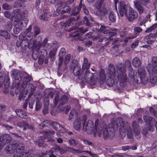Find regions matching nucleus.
Returning a JSON list of instances; mask_svg holds the SVG:
<instances>
[{
	"label": "nucleus",
	"instance_id": "obj_9",
	"mask_svg": "<svg viewBox=\"0 0 157 157\" xmlns=\"http://www.w3.org/2000/svg\"><path fill=\"white\" fill-rule=\"evenodd\" d=\"M114 128L113 126L111 127L105 128L103 130V136L105 140L108 138L112 139L115 135Z\"/></svg>",
	"mask_w": 157,
	"mask_h": 157
},
{
	"label": "nucleus",
	"instance_id": "obj_58",
	"mask_svg": "<svg viewBox=\"0 0 157 157\" xmlns=\"http://www.w3.org/2000/svg\"><path fill=\"white\" fill-rule=\"evenodd\" d=\"M137 1L138 3L143 5H147L149 2V0H136Z\"/></svg>",
	"mask_w": 157,
	"mask_h": 157
},
{
	"label": "nucleus",
	"instance_id": "obj_3",
	"mask_svg": "<svg viewBox=\"0 0 157 157\" xmlns=\"http://www.w3.org/2000/svg\"><path fill=\"white\" fill-rule=\"evenodd\" d=\"M88 28H84L82 27L78 28L75 26H73L70 28L68 31L71 32L69 34L70 36L73 37L74 39H78L80 36V33H84L88 31Z\"/></svg>",
	"mask_w": 157,
	"mask_h": 157
},
{
	"label": "nucleus",
	"instance_id": "obj_5",
	"mask_svg": "<svg viewBox=\"0 0 157 157\" xmlns=\"http://www.w3.org/2000/svg\"><path fill=\"white\" fill-rule=\"evenodd\" d=\"M108 28L107 27L102 25L101 26L100 30L101 32L105 34V38L106 39H114L113 38H112V37L117 35V33L116 32L118 30V29H112L111 30L114 32H111L108 29Z\"/></svg>",
	"mask_w": 157,
	"mask_h": 157
},
{
	"label": "nucleus",
	"instance_id": "obj_29",
	"mask_svg": "<svg viewBox=\"0 0 157 157\" xmlns=\"http://www.w3.org/2000/svg\"><path fill=\"white\" fill-rule=\"evenodd\" d=\"M79 18V17L78 16L76 18L74 17H71L66 20L65 24H67L69 26L72 24L73 22H75V21H78Z\"/></svg>",
	"mask_w": 157,
	"mask_h": 157
},
{
	"label": "nucleus",
	"instance_id": "obj_18",
	"mask_svg": "<svg viewBox=\"0 0 157 157\" xmlns=\"http://www.w3.org/2000/svg\"><path fill=\"white\" fill-rule=\"evenodd\" d=\"M98 6H96V8L97 9L96 13L97 15L103 17L107 13V10L106 8L102 7L98 8Z\"/></svg>",
	"mask_w": 157,
	"mask_h": 157
},
{
	"label": "nucleus",
	"instance_id": "obj_41",
	"mask_svg": "<svg viewBox=\"0 0 157 157\" xmlns=\"http://www.w3.org/2000/svg\"><path fill=\"white\" fill-rule=\"evenodd\" d=\"M109 20L111 22H114L116 19V14L113 11H110L109 15Z\"/></svg>",
	"mask_w": 157,
	"mask_h": 157
},
{
	"label": "nucleus",
	"instance_id": "obj_8",
	"mask_svg": "<svg viewBox=\"0 0 157 157\" xmlns=\"http://www.w3.org/2000/svg\"><path fill=\"white\" fill-rule=\"evenodd\" d=\"M54 11V9L53 7H45L43 10V13H42L40 17V19L43 21H48V18L52 16L51 13Z\"/></svg>",
	"mask_w": 157,
	"mask_h": 157
},
{
	"label": "nucleus",
	"instance_id": "obj_53",
	"mask_svg": "<svg viewBox=\"0 0 157 157\" xmlns=\"http://www.w3.org/2000/svg\"><path fill=\"white\" fill-rule=\"evenodd\" d=\"M132 125L133 129L134 132H135L136 131H138V128L139 127V126L138 125L136 121H133L132 123Z\"/></svg>",
	"mask_w": 157,
	"mask_h": 157
},
{
	"label": "nucleus",
	"instance_id": "obj_30",
	"mask_svg": "<svg viewBox=\"0 0 157 157\" xmlns=\"http://www.w3.org/2000/svg\"><path fill=\"white\" fill-rule=\"evenodd\" d=\"M15 112L17 116L22 118H25L27 117V114L24 110L20 109H16Z\"/></svg>",
	"mask_w": 157,
	"mask_h": 157
},
{
	"label": "nucleus",
	"instance_id": "obj_35",
	"mask_svg": "<svg viewBox=\"0 0 157 157\" xmlns=\"http://www.w3.org/2000/svg\"><path fill=\"white\" fill-rule=\"evenodd\" d=\"M135 77L136 76L134 75V74H133L132 76L129 77L131 79L134 78L135 82L138 84H140L143 83L145 81L142 79H141L139 76Z\"/></svg>",
	"mask_w": 157,
	"mask_h": 157
},
{
	"label": "nucleus",
	"instance_id": "obj_25",
	"mask_svg": "<svg viewBox=\"0 0 157 157\" xmlns=\"http://www.w3.org/2000/svg\"><path fill=\"white\" fill-rule=\"evenodd\" d=\"M135 8L138 11L140 14H142L144 12V8L141 6V5L138 3L137 1H134L133 2Z\"/></svg>",
	"mask_w": 157,
	"mask_h": 157
},
{
	"label": "nucleus",
	"instance_id": "obj_21",
	"mask_svg": "<svg viewBox=\"0 0 157 157\" xmlns=\"http://www.w3.org/2000/svg\"><path fill=\"white\" fill-rule=\"evenodd\" d=\"M16 148L15 144H9L6 147V151L8 154H13L16 152Z\"/></svg>",
	"mask_w": 157,
	"mask_h": 157
},
{
	"label": "nucleus",
	"instance_id": "obj_39",
	"mask_svg": "<svg viewBox=\"0 0 157 157\" xmlns=\"http://www.w3.org/2000/svg\"><path fill=\"white\" fill-rule=\"evenodd\" d=\"M57 51V48H55L50 51L49 53V58L52 60H54L55 58Z\"/></svg>",
	"mask_w": 157,
	"mask_h": 157
},
{
	"label": "nucleus",
	"instance_id": "obj_60",
	"mask_svg": "<svg viewBox=\"0 0 157 157\" xmlns=\"http://www.w3.org/2000/svg\"><path fill=\"white\" fill-rule=\"evenodd\" d=\"M69 143L70 145L75 146L78 144V142L73 139H70L69 140Z\"/></svg>",
	"mask_w": 157,
	"mask_h": 157
},
{
	"label": "nucleus",
	"instance_id": "obj_32",
	"mask_svg": "<svg viewBox=\"0 0 157 157\" xmlns=\"http://www.w3.org/2000/svg\"><path fill=\"white\" fill-rule=\"evenodd\" d=\"M150 76V82L152 84H155L157 82V74L154 73H149Z\"/></svg>",
	"mask_w": 157,
	"mask_h": 157
},
{
	"label": "nucleus",
	"instance_id": "obj_26",
	"mask_svg": "<svg viewBox=\"0 0 157 157\" xmlns=\"http://www.w3.org/2000/svg\"><path fill=\"white\" fill-rule=\"evenodd\" d=\"M83 78L87 81H90L94 78L93 74L90 73L89 70H86Z\"/></svg>",
	"mask_w": 157,
	"mask_h": 157
},
{
	"label": "nucleus",
	"instance_id": "obj_44",
	"mask_svg": "<svg viewBox=\"0 0 157 157\" xmlns=\"http://www.w3.org/2000/svg\"><path fill=\"white\" fill-rule=\"evenodd\" d=\"M156 122L155 121V119L151 117H150V119L149 120L147 124H148L151 126H152L154 125H156Z\"/></svg>",
	"mask_w": 157,
	"mask_h": 157
},
{
	"label": "nucleus",
	"instance_id": "obj_16",
	"mask_svg": "<svg viewBox=\"0 0 157 157\" xmlns=\"http://www.w3.org/2000/svg\"><path fill=\"white\" fill-rule=\"evenodd\" d=\"M97 76L96 78L98 79L99 82L101 84L104 82L106 78L105 71L103 69L101 70L100 71L97 73Z\"/></svg>",
	"mask_w": 157,
	"mask_h": 157
},
{
	"label": "nucleus",
	"instance_id": "obj_15",
	"mask_svg": "<svg viewBox=\"0 0 157 157\" xmlns=\"http://www.w3.org/2000/svg\"><path fill=\"white\" fill-rule=\"evenodd\" d=\"M17 40L16 42V44L17 47L19 48L21 47L22 48H25L28 46L29 48V42H30L32 40Z\"/></svg>",
	"mask_w": 157,
	"mask_h": 157
},
{
	"label": "nucleus",
	"instance_id": "obj_1",
	"mask_svg": "<svg viewBox=\"0 0 157 157\" xmlns=\"http://www.w3.org/2000/svg\"><path fill=\"white\" fill-rule=\"evenodd\" d=\"M117 68L118 73L117 78L119 85L121 87H124L127 79L125 66L122 63H119L117 65Z\"/></svg>",
	"mask_w": 157,
	"mask_h": 157
},
{
	"label": "nucleus",
	"instance_id": "obj_22",
	"mask_svg": "<svg viewBox=\"0 0 157 157\" xmlns=\"http://www.w3.org/2000/svg\"><path fill=\"white\" fill-rule=\"evenodd\" d=\"M125 66L127 67L128 70L129 71L128 76L131 77L134 74V71L132 67L131 61L129 60H126L125 62Z\"/></svg>",
	"mask_w": 157,
	"mask_h": 157
},
{
	"label": "nucleus",
	"instance_id": "obj_14",
	"mask_svg": "<svg viewBox=\"0 0 157 157\" xmlns=\"http://www.w3.org/2000/svg\"><path fill=\"white\" fill-rule=\"evenodd\" d=\"M21 19L17 18L14 21V24H17L23 29L26 27L28 23L29 20L27 18L22 17L21 14L20 15Z\"/></svg>",
	"mask_w": 157,
	"mask_h": 157
},
{
	"label": "nucleus",
	"instance_id": "obj_38",
	"mask_svg": "<svg viewBox=\"0 0 157 157\" xmlns=\"http://www.w3.org/2000/svg\"><path fill=\"white\" fill-rule=\"evenodd\" d=\"M78 7L76 6L72 9L71 13V15L76 16L79 13L81 9L80 8L78 9Z\"/></svg>",
	"mask_w": 157,
	"mask_h": 157
},
{
	"label": "nucleus",
	"instance_id": "obj_48",
	"mask_svg": "<svg viewBox=\"0 0 157 157\" xmlns=\"http://www.w3.org/2000/svg\"><path fill=\"white\" fill-rule=\"evenodd\" d=\"M33 30L34 32V36L35 37L38 35L40 33V29L39 27L37 26H34Z\"/></svg>",
	"mask_w": 157,
	"mask_h": 157
},
{
	"label": "nucleus",
	"instance_id": "obj_55",
	"mask_svg": "<svg viewBox=\"0 0 157 157\" xmlns=\"http://www.w3.org/2000/svg\"><path fill=\"white\" fill-rule=\"evenodd\" d=\"M36 40H33V43L32 47L35 48H37V49H38V50H39L42 44H36Z\"/></svg>",
	"mask_w": 157,
	"mask_h": 157
},
{
	"label": "nucleus",
	"instance_id": "obj_31",
	"mask_svg": "<svg viewBox=\"0 0 157 157\" xmlns=\"http://www.w3.org/2000/svg\"><path fill=\"white\" fill-rule=\"evenodd\" d=\"M74 128L76 130L79 131L81 127V121L80 119H76L73 123Z\"/></svg>",
	"mask_w": 157,
	"mask_h": 157
},
{
	"label": "nucleus",
	"instance_id": "obj_56",
	"mask_svg": "<svg viewBox=\"0 0 157 157\" xmlns=\"http://www.w3.org/2000/svg\"><path fill=\"white\" fill-rule=\"evenodd\" d=\"M90 65V63L88 64L83 63L82 67V72H83L85 70H89Z\"/></svg>",
	"mask_w": 157,
	"mask_h": 157
},
{
	"label": "nucleus",
	"instance_id": "obj_19",
	"mask_svg": "<svg viewBox=\"0 0 157 157\" xmlns=\"http://www.w3.org/2000/svg\"><path fill=\"white\" fill-rule=\"evenodd\" d=\"M60 6H61L62 12L61 14L65 13H70L71 11V9L70 6L66 4V2L61 3L60 4Z\"/></svg>",
	"mask_w": 157,
	"mask_h": 157
},
{
	"label": "nucleus",
	"instance_id": "obj_36",
	"mask_svg": "<svg viewBox=\"0 0 157 157\" xmlns=\"http://www.w3.org/2000/svg\"><path fill=\"white\" fill-rule=\"evenodd\" d=\"M17 125L20 128H23L24 130H26L28 127V124L26 121H22L18 122Z\"/></svg>",
	"mask_w": 157,
	"mask_h": 157
},
{
	"label": "nucleus",
	"instance_id": "obj_11",
	"mask_svg": "<svg viewBox=\"0 0 157 157\" xmlns=\"http://www.w3.org/2000/svg\"><path fill=\"white\" fill-rule=\"evenodd\" d=\"M11 138L8 134H5L0 137V151L2 148L6 144L9 143L11 141Z\"/></svg>",
	"mask_w": 157,
	"mask_h": 157
},
{
	"label": "nucleus",
	"instance_id": "obj_28",
	"mask_svg": "<svg viewBox=\"0 0 157 157\" xmlns=\"http://www.w3.org/2000/svg\"><path fill=\"white\" fill-rule=\"evenodd\" d=\"M10 78L8 75H6V77L4 79L3 81H1V85H2L3 84H4V87L6 88H8L10 87Z\"/></svg>",
	"mask_w": 157,
	"mask_h": 157
},
{
	"label": "nucleus",
	"instance_id": "obj_59",
	"mask_svg": "<svg viewBox=\"0 0 157 157\" xmlns=\"http://www.w3.org/2000/svg\"><path fill=\"white\" fill-rule=\"evenodd\" d=\"M130 36V35L127 37L124 31H122L120 33V36L121 38H124V39H131L129 38Z\"/></svg>",
	"mask_w": 157,
	"mask_h": 157
},
{
	"label": "nucleus",
	"instance_id": "obj_63",
	"mask_svg": "<svg viewBox=\"0 0 157 157\" xmlns=\"http://www.w3.org/2000/svg\"><path fill=\"white\" fill-rule=\"evenodd\" d=\"M41 105L40 101H37L36 102V111H38L41 108Z\"/></svg>",
	"mask_w": 157,
	"mask_h": 157
},
{
	"label": "nucleus",
	"instance_id": "obj_45",
	"mask_svg": "<svg viewBox=\"0 0 157 157\" xmlns=\"http://www.w3.org/2000/svg\"><path fill=\"white\" fill-rule=\"evenodd\" d=\"M61 6H60V4H59L58 5L57 7V8L55 12V13L54 14V16H56L58 15L59 14H61L62 9Z\"/></svg>",
	"mask_w": 157,
	"mask_h": 157
},
{
	"label": "nucleus",
	"instance_id": "obj_12",
	"mask_svg": "<svg viewBox=\"0 0 157 157\" xmlns=\"http://www.w3.org/2000/svg\"><path fill=\"white\" fill-rule=\"evenodd\" d=\"M126 17L129 21H131L138 17V14L133 8L130 7L128 8Z\"/></svg>",
	"mask_w": 157,
	"mask_h": 157
},
{
	"label": "nucleus",
	"instance_id": "obj_2",
	"mask_svg": "<svg viewBox=\"0 0 157 157\" xmlns=\"http://www.w3.org/2000/svg\"><path fill=\"white\" fill-rule=\"evenodd\" d=\"M108 76L106 80V83L109 86H113L115 83L114 78L116 75V70L114 65L110 64L109 66Z\"/></svg>",
	"mask_w": 157,
	"mask_h": 157
},
{
	"label": "nucleus",
	"instance_id": "obj_4",
	"mask_svg": "<svg viewBox=\"0 0 157 157\" xmlns=\"http://www.w3.org/2000/svg\"><path fill=\"white\" fill-rule=\"evenodd\" d=\"M70 70L73 71V75L75 76H78L79 79L81 78L82 69L77 60H73L70 64Z\"/></svg>",
	"mask_w": 157,
	"mask_h": 157
},
{
	"label": "nucleus",
	"instance_id": "obj_49",
	"mask_svg": "<svg viewBox=\"0 0 157 157\" xmlns=\"http://www.w3.org/2000/svg\"><path fill=\"white\" fill-rule=\"evenodd\" d=\"M157 27V24L155 23L148 28L145 31L146 33H150L154 30Z\"/></svg>",
	"mask_w": 157,
	"mask_h": 157
},
{
	"label": "nucleus",
	"instance_id": "obj_27",
	"mask_svg": "<svg viewBox=\"0 0 157 157\" xmlns=\"http://www.w3.org/2000/svg\"><path fill=\"white\" fill-rule=\"evenodd\" d=\"M138 72L139 77L145 81L146 72L144 69L143 68H140L138 69Z\"/></svg>",
	"mask_w": 157,
	"mask_h": 157
},
{
	"label": "nucleus",
	"instance_id": "obj_17",
	"mask_svg": "<svg viewBox=\"0 0 157 157\" xmlns=\"http://www.w3.org/2000/svg\"><path fill=\"white\" fill-rule=\"evenodd\" d=\"M22 82L21 87L24 88L27 86L28 83L30 82L31 81V77L27 73H25L23 76V78L22 79Z\"/></svg>",
	"mask_w": 157,
	"mask_h": 157
},
{
	"label": "nucleus",
	"instance_id": "obj_24",
	"mask_svg": "<svg viewBox=\"0 0 157 157\" xmlns=\"http://www.w3.org/2000/svg\"><path fill=\"white\" fill-rule=\"evenodd\" d=\"M52 126L56 131L62 132V129H63V127L59 123L56 121L52 122Z\"/></svg>",
	"mask_w": 157,
	"mask_h": 157
},
{
	"label": "nucleus",
	"instance_id": "obj_62",
	"mask_svg": "<svg viewBox=\"0 0 157 157\" xmlns=\"http://www.w3.org/2000/svg\"><path fill=\"white\" fill-rule=\"evenodd\" d=\"M157 37V34L156 33H151L147 36L148 39H155Z\"/></svg>",
	"mask_w": 157,
	"mask_h": 157
},
{
	"label": "nucleus",
	"instance_id": "obj_34",
	"mask_svg": "<svg viewBox=\"0 0 157 157\" xmlns=\"http://www.w3.org/2000/svg\"><path fill=\"white\" fill-rule=\"evenodd\" d=\"M0 36L4 37L6 39H10L11 35L7 31L5 30H0Z\"/></svg>",
	"mask_w": 157,
	"mask_h": 157
},
{
	"label": "nucleus",
	"instance_id": "obj_13",
	"mask_svg": "<svg viewBox=\"0 0 157 157\" xmlns=\"http://www.w3.org/2000/svg\"><path fill=\"white\" fill-rule=\"evenodd\" d=\"M68 99V97L65 95H63L61 98V102H60L57 107L56 111L58 113H61L63 112L64 109L63 105L66 103Z\"/></svg>",
	"mask_w": 157,
	"mask_h": 157
},
{
	"label": "nucleus",
	"instance_id": "obj_52",
	"mask_svg": "<svg viewBox=\"0 0 157 157\" xmlns=\"http://www.w3.org/2000/svg\"><path fill=\"white\" fill-rule=\"evenodd\" d=\"M55 133V132L54 130H48L45 132V135L51 137Z\"/></svg>",
	"mask_w": 157,
	"mask_h": 157
},
{
	"label": "nucleus",
	"instance_id": "obj_37",
	"mask_svg": "<svg viewBox=\"0 0 157 157\" xmlns=\"http://www.w3.org/2000/svg\"><path fill=\"white\" fill-rule=\"evenodd\" d=\"M142 31V29L140 27H135L134 28V34L133 35H131L130 38L131 39H133L137 36V34L140 33Z\"/></svg>",
	"mask_w": 157,
	"mask_h": 157
},
{
	"label": "nucleus",
	"instance_id": "obj_7",
	"mask_svg": "<svg viewBox=\"0 0 157 157\" xmlns=\"http://www.w3.org/2000/svg\"><path fill=\"white\" fill-rule=\"evenodd\" d=\"M115 127L117 130L119 129V132L124 133L127 129L125 122L124 121L123 119L121 117H118L117 118L115 121Z\"/></svg>",
	"mask_w": 157,
	"mask_h": 157
},
{
	"label": "nucleus",
	"instance_id": "obj_50",
	"mask_svg": "<svg viewBox=\"0 0 157 157\" xmlns=\"http://www.w3.org/2000/svg\"><path fill=\"white\" fill-rule=\"evenodd\" d=\"M36 144L38 145L39 147H44L45 146V144H44V140L42 139H39L36 142Z\"/></svg>",
	"mask_w": 157,
	"mask_h": 157
},
{
	"label": "nucleus",
	"instance_id": "obj_33",
	"mask_svg": "<svg viewBox=\"0 0 157 157\" xmlns=\"http://www.w3.org/2000/svg\"><path fill=\"white\" fill-rule=\"evenodd\" d=\"M132 63L133 66L136 67H138L141 64V62L139 58L135 57L132 59Z\"/></svg>",
	"mask_w": 157,
	"mask_h": 157
},
{
	"label": "nucleus",
	"instance_id": "obj_6",
	"mask_svg": "<svg viewBox=\"0 0 157 157\" xmlns=\"http://www.w3.org/2000/svg\"><path fill=\"white\" fill-rule=\"evenodd\" d=\"M12 77L14 79V82L13 83L12 88L16 87V88L19 87L21 82L22 77L20 74L19 71L15 70L11 72Z\"/></svg>",
	"mask_w": 157,
	"mask_h": 157
},
{
	"label": "nucleus",
	"instance_id": "obj_47",
	"mask_svg": "<svg viewBox=\"0 0 157 157\" xmlns=\"http://www.w3.org/2000/svg\"><path fill=\"white\" fill-rule=\"evenodd\" d=\"M29 151H30L25 152L23 151V152H22L18 154L17 156H19V157H29V156H30Z\"/></svg>",
	"mask_w": 157,
	"mask_h": 157
},
{
	"label": "nucleus",
	"instance_id": "obj_57",
	"mask_svg": "<svg viewBox=\"0 0 157 157\" xmlns=\"http://www.w3.org/2000/svg\"><path fill=\"white\" fill-rule=\"evenodd\" d=\"M42 125L43 127H49L51 125H52V122L51 123L48 120H45L43 122Z\"/></svg>",
	"mask_w": 157,
	"mask_h": 157
},
{
	"label": "nucleus",
	"instance_id": "obj_42",
	"mask_svg": "<svg viewBox=\"0 0 157 157\" xmlns=\"http://www.w3.org/2000/svg\"><path fill=\"white\" fill-rule=\"evenodd\" d=\"M3 27L5 29L10 31L12 28V23L9 21L6 22L3 26Z\"/></svg>",
	"mask_w": 157,
	"mask_h": 157
},
{
	"label": "nucleus",
	"instance_id": "obj_54",
	"mask_svg": "<svg viewBox=\"0 0 157 157\" xmlns=\"http://www.w3.org/2000/svg\"><path fill=\"white\" fill-rule=\"evenodd\" d=\"M76 113L77 112L75 109H72L71 110L69 115V119L71 120L74 117L75 114H76Z\"/></svg>",
	"mask_w": 157,
	"mask_h": 157
},
{
	"label": "nucleus",
	"instance_id": "obj_40",
	"mask_svg": "<svg viewBox=\"0 0 157 157\" xmlns=\"http://www.w3.org/2000/svg\"><path fill=\"white\" fill-rule=\"evenodd\" d=\"M15 26L13 29V32L15 34H18L23 29L17 24H14Z\"/></svg>",
	"mask_w": 157,
	"mask_h": 157
},
{
	"label": "nucleus",
	"instance_id": "obj_20",
	"mask_svg": "<svg viewBox=\"0 0 157 157\" xmlns=\"http://www.w3.org/2000/svg\"><path fill=\"white\" fill-rule=\"evenodd\" d=\"M129 7L125 4L123 6L120 5L119 8V12L121 17L123 16L124 14L126 16Z\"/></svg>",
	"mask_w": 157,
	"mask_h": 157
},
{
	"label": "nucleus",
	"instance_id": "obj_10",
	"mask_svg": "<svg viewBox=\"0 0 157 157\" xmlns=\"http://www.w3.org/2000/svg\"><path fill=\"white\" fill-rule=\"evenodd\" d=\"M85 121L86 120L84 121L83 124V128L84 130L89 134H91L92 133H95V131L94 127V123L93 121L89 120L87 121L86 124H85Z\"/></svg>",
	"mask_w": 157,
	"mask_h": 157
},
{
	"label": "nucleus",
	"instance_id": "obj_46",
	"mask_svg": "<svg viewBox=\"0 0 157 157\" xmlns=\"http://www.w3.org/2000/svg\"><path fill=\"white\" fill-rule=\"evenodd\" d=\"M68 150H70L71 153L75 154H78L79 153H82V151L79 150H76L72 147H69L68 148Z\"/></svg>",
	"mask_w": 157,
	"mask_h": 157
},
{
	"label": "nucleus",
	"instance_id": "obj_23",
	"mask_svg": "<svg viewBox=\"0 0 157 157\" xmlns=\"http://www.w3.org/2000/svg\"><path fill=\"white\" fill-rule=\"evenodd\" d=\"M15 145L16 146V152L18 154L25 151V147L24 144L16 143Z\"/></svg>",
	"mask_w": 157,
	"mask_h": 157
},
{
	"label": "nucleus",
	"instance_id": "obj_51",
	"mask_svg": "<svg viewBox=\"0 0 157 157\" xmlns=\"http://www.w3.org/2000/svg\"><path fill=\"white\" fill-rule=\"evenodd\" d=\"M60 150V147L59 146L56 145L55 147L52 148L51 150V151L53 152H55L56 154H58Z\"/></svg>",
	"mask_w": 157,
	"mask_h": 157
},
{
	"label": "nucleus",
	"instance_id": "obj_64",
	"mask_svg": "<svg viewBox=\"0 0 157 157\" xmlns=\"http://www.w3.org/2000/svg\"><path fill=\"white\" fill-rule=\"evenodd\" d=\"M2 7L3 9L8 10L10 9L11 6L10 5H8L7 3H6L3 4Z\"/></svg>",
	"mask_w": 157,
	"mask_h": 157
},
{
	"label": "nucleus",
	"instance_id": "obj_43",
	"mask_svg": "<svg viewBox=\"0 0 157 157\" xmlns=\"http://www.w3.org/2000/svg\"><path fill=\"white\" fill-rule=\"evenodd\" d=\"M85 36L86 39L92 38H93L92 39H98L97 36H95L94 32H90L86 33Z\"/></svg>",
	"mask_w": 157,
	"mask_h": 157
},
{
	"label": "nucleus",
	"instance_id": "obj_61",
	"mask_svg": "<svg viewBox=\"0 0 157 157\" xmlns=\"http://www.w3.org/2000/svg\"><path fill=\"white\" fill-rule=\"evenodd\" d=\"M71 59V54H68L67 55L64 59V63L65 64H67L70 61Z\"/></svg>",
	"mask_w": 157,
	"mask_h": 157
}]
</instances>
